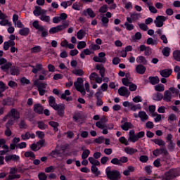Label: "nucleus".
Masks as SVG:
<instances>
[{
	"label": "nucleus",
	"mask_w": 180,
	"mask_h": 180,
	"mask_svg": "<svg viewBox=\"0 0 180 180\" xmlns=\"http://www.w3.org/2000/svg\"><path fill=\"white\" fill-rule=\"evenodd\" d=\"M48 103H49L50 107L53 108L54 110L58 111V115L63 116L65 110L64 104H57L56 103V98L53 96H49L48 98Z\"/></svg>",
	"instance_id": "obj_1"
},
{
	"label": "nucleus",
	"mask_w": 180,
	"mask_h": 180,
	"mask_svg": "<svg viewBox=\"0 0 180 180\" xmlns=\"http://www.w3.org/2000/svg\"><path fill=\"white\" fill-rule=\"evenodd\" d=\"M179 94V90L174 87H171L169 90L165 91L163 99L165 101L169 102L172 98H175Z\"/></svg>",
	"instance_id": "obj_2"
},
{
	"label": "nucleus",
	"mask_w": 180,
	"mask_h": 180,
	"mask_svg": "<svg viewBox=\"0 0 180 180\" xmlns=\"http://www.w3.org/2000/svg\"><path fill=\"white\" fill-rule=\"evenodd\" d=\"M34 86L38 87L39 94L41 96H44L45 93L49 91V85L46 83H41L37 79L34 81Z\"/></svg>",
	"instance_id": "obj_3"
},
{
	"label": "nucleus",
	"mask_w": 180,
	"mask_h": 180,
	"mask_svg": "<svg viewBox=\"0 0 180 180\" xmlns=\"http://www.w3.org/2000/svg\"><path fill=\"white\" fill-rule=\"evenodd\" d=\"M105 174L110 180H118L120 179V174L117 170H112L110 167H106Z\"/></svg>",
	"instance_id": "obj_4"
},
{
	"label": "nucleus",
	"mask_w": 180,
	"mask_h": 180,
	"mask_svg": "<svg viewBox=\"0 0 180 180\" xmlns=\"http://www.w3.org/2000/svg\"><path fill=\"white\" fill-rule=\"evenodd\" d=\"M74 86L82 96L86 95V91L84 87V80L81 77H78L76 82H74Z\"/></svg>",
	"instance_id": "obj_5"
},
{
	"label": "nucleus",
	"mask_w": 180,
	"mask_h": 180,
	"mask_svg": "<svg viewBox=\"0 0 180 180\" xmlns=\"http://www.w3.org/2000/svg\"><path fill=\"white\" fill-rule=\"evenodd\" d=\"M0 70H3L4 72H7L11 67H12V63L11 62H7V59L5 58H0Z\"/></svg>",
	"instance_id": "obj_6"
},
{
	"label": "nucleus",
	"mask_w": 180,
	"mask_h": 180,
	"mask_svg": "<svg viewBox=\"0 0 180 180\" xmlns=\"http://www.w3.org/2000/svg\"><path fill=\"white\" fill-rule=\"evenodd\" d=\"M6 117H8V118H12L13 120H18V119L20 118V113L16 109L12 108L11 109L10 112L6 114Z\"/></svg>",
	"instance_id": "obj_7"
},
{
	"label": "nucleus",
	"mask_w": 180,
	"mask_h": 180,
	"mask_svg": "<svg viewBox=\"0 0 180 180\" xmlns=\"http://www.w3.org/2000/svg\"><path fill=\"white\" fill-rule=\"evenodd\" d=\"M121 123H122L121 128L125 131H127L130 129L134 128V125L131 122H128L127 118L126 117H124L123 119H122Z\"/></svg>",
	"instance_id": "obj_8"
},
{
	"label": "nucleus",
	"mask_w": 180,
	"mask_h": 180,
	"mask_svg": "<svg viewBox=\"0 0 180 180\" xmlns=\"http://www.w3.org/2000/svg\"><path fill=\"white\" fill-rule=\"evenodd\" d=\"M167 18L162 15H158L154 20V24L156 27L160 28L164 25L165 21H166Z\"/></svg>",
	"instance_id": "obj_9"
},
{
	"label": "nucleus",
	"mask_w": 180,
	"mask_h": 180,
	"mask_svg": "<svg viewBox=\"0 0 180 180\" xmlns=\"http://www.w3.org/2000/svg\"><path fill=\"white\" fill-rule=\"evenodd\" d=\"M89 78L91 82H95L98 84H101L102 83V78L103 77H102V76L101 77H99V75H97L96 72H91Z\"/></svg>",
	"instance_id": "obj_10"
},
{
	"label": "nucleus",
	"mask_w": 180,
	"mask_h": 180,
	"mask_svg": "<svg viewBox=\"0 0 180 180\" xmlns=\"http://www.w3.org/2000/svg\"><path fill=\"white\" fill-rule=\"evenodd\" d=\"M45 141L44 140H41L39 141L38 143H32L30 146V149H32L33 151H38L40 150L41 148L44 146Z\"/></svg>",
	"instance_id": "obj_11"
},
{
	"label": "nucleus",
	"mask_w": 180,
	"mask_h": 180,
	"mask_svg": "<svg viewBox=\"0 0 180 180\" xmlns=\"http://www.w3.org/2000/svg\"><path fill=\"white\" fill-rule=\"evenodd\" d=\"M65 28H66L65 25H58L56 27H53L50 28L49 33L50 34H55L56 33L62 32V30H64Z\"/></svg>",
	"instance_id": "obj_12"
},
{
	"label": "nucleus",
	"mask_w": 180,
	"mask_h": 180,
	"mask_svg": "<svg viewBox=\"0 0 180 180\" xmlns=\"http://www.w3.org/2000/svg\"><path fill=\"white\" fill-rule=\"evenodd\" d=\"M117 92L119 93V95L121 96H125L129 97L130 95L129 91L124 86H122L121 88L117 90Z\"/></svg>",
	"instance_id": "obj_13"
},
{
	"label": "nucleus",
	"mask_w": 180,
	"mask_h": 180,
	"mask_svg": "<svg viewBox=\"0 0 180 180\" xmlns=\"http://www.w3.org/2000/svg\"><path fill=\"white\" fill-rule=\"evenodd\" d=\"M47 11L41 9L39 6H36L34 11V16H41V15H46Z\"/></svg>",
	"instance_id": "obj_14"
},
{
	"label": "nucleus",
	"mask_w": 180,
	"mask_h": 180,
	"mask_svg": "<svg viewBox=\"0 0 180 180\" xmlns=\"http://www.w3.org/2000/svg\"><path fill=\"white\" fill-rule=\"evenodd\" d=\"M10 69V70H9ZM6 73L10 74L11 75L15 76L19 75V69L16 66H11L10 68H8V72H6Z\"/></svg>",
	"instance_id": "obj_15"
},
{
	"label": "nucleus",
	"mask_w": 180,
	"mask_h": 180,
	"mask_svg": "<svg viewBox=\"0 0 180 180\" xmlns=\"http://www.w3.org/2000/svg\"><path fill=\"white\" fill-rule=\"evenodd\" d=\"M159 74H160L161 77L165 78H168L169 75L172 74V70L171 69H165L159 71Z\"/></svg>",
	"instance_id": "obj_16"
},
{
	"label": "nucleus",
	"mask_w": 180,
	"mask_h": 180,
	"mask_svg": "<svg viewBox=\"0 0 180 180\" xmlns=\"http://www.w3.org/2000/svg\"><path fill=\"white\" fill-rule=\"evenodd\" d=\"M135 71H136L137 74L143 75L146 72V67L142 65H138L135 67Z\"/></svg>",
	"instance_id": "obj_17"
},
{
	"label": "nucleus",
	"mask_w": 180,
	"mask_h": 180,
	"mask_svg": "<svg viewBox=\"0 0 180 180\" xmlns=\"http://www.w3.org/2000/svg\"><path fill=\"white\" fill-rule=\"evenodd\" d=\"M124 150L125 151L126 154L129 155H132L134 153L138 152L137 149H134V148H131L129 146L126 147Z\"/></svg>",
	"instance_id": "obj_18"
},
{
	"label": "nucleus",
	"mask_w": 180,
	"mask_h": 180,
	"mask_svg": "<svg viewBox=\"0 0 180 180\" xmlns=\"http://www.w3.org/2000/svg\"><path fill=\"white\" fill-rule=\"evenodd\" d=\"M96 70L99 71V74L102 77H104L105 68H104L103 65L99 64L96 65Z\"/></svg>",
	"instance_id": "obj_19"
},
{
	"label": "nucleus",
	"mask_w": 180,
	"mask_h": 180,
	"mask_svg": "<svg viewBox=\"0 0 180 180\" xmlns=\"http://www.w3.org/2000/svg\"><path fill=\"white\" fill-rule=\"evenodd\" d=\"M8 87L6 86L5 83H4L2 81H0V98L4 97L3 93L6 91Z\"/></svg>",
	"instance_id": "obj_20"
},
{
	"label": "nucleus",
	"mask_w": 180,
	"mask_h": 180,
	"mask_svg": "<svg viewBox=\"0 0 180 180\" xmlns=\"http://www.w3.org/2000/svg\"><path fill=\"white\" fill-rule=\"evenodd\" d=\"M84 15L86 16H90V18H93L96 16V14L92 11L91 8H87L84 11Z\"/></svg>",
	"instance_id": "obj_21"
},
{
	"label": "nucleus",
	"mask_w": 180,
	"mask_h": 180,
	"mask_svg": "<svg viewBox=\"0 0 180 180\" xmlns=\"http://www.w3.org/2000/svg\"><path fill=\"white\" fill-rule=\"evenodd\" d=\"M136 60V63L139 64H143V65L147 64V60L144 56H137Z\"/></svg>",
	"instance_id": "obj_22"
},
{
	"label": "nucleus",
	"mask_w": 180,
	"mask_h": 180,
	"mask_svg": "<svg viewBox=\"0 0 180 180\" xmlns=\"http://www.w3.org/2000/svg\"><path fill=\"white\" fill-rule=\"evenodd\" d=\"M149 82L152 85H155L160 83V78L156 77H149Z\"/></svg>",
	"instance_id": "obj_23"
},
{
	"label": "nucleus",
	"mask_w": 180,
	"mask_h": 180,
	"mask_svg": "<svg viewBox=\"0 0 180 180\" xmlns=\"http://www.w3.org/2000/svg\"><path fill=\"white\" fill-rule=\"evenodd\" d=\"M34 111L38 114H41L43 112V107L41 104H36L34 105Z\"/></svg>",
	"instance_id": "obj_24"
},
{
	"label": "nucleus",
	"mask_w": 180,
	"mask_h": 180,
	"mask_svg": "<svg viewBox=\"0 0 180 180\" xmlns=\"http://www.w3.org/2000/svg\"><path fill=\"white\" fill-rule=\"evenodd\" d=\"M89 162H90L91 165H93L94 167L100 166L101 165V162L98 160H97L95 158H94L93 157L89 158Z\"/></svg>",
	"instance_id": "obj_25"
},
{
	"label": "nucleus",
	"mask_w": 180,
	"mask_h": 180,
	"mask_svg": "<svg viewBox=\"0 0 180 180\" xmlns=\"http://www.w3.org/2000/svg\"><path fill=\"white\" fill-rule=\"evenodd\" d=\"M69 96H70V91L69 90H65L64 94L60 95V98L66 99L67 101H69L71 100V98H67Z\"/></svg>",
	"instance_id": "obj_26"
},
{
	"label": "nucleus",
	"mask_w": 180,
	"mask_h": 180,
	"mask_svg": "<svg viewBox=\"0 0 180 180\" xmlns=\"http://www.w3.org/2000/svg\"><path fill=\"white\" fill-rule=\"evenodd\" d=\"M130 18H131L134 21H137L142 18V15L140 13H132L131 14H130Z\"/></svg>",
	"instance_id": "obj_27"
},
{
	"label": "nucleus",
	"mask_w": 180,
	"mask_h": 180,
	"mask_svg": "<svg viewBox=\"0 0 180 180\" xmlns=\"http://www.w3.org/2000/svg\"><path fill=\"white\" fill-rule=\"evenodd\" d=\"M152 116L155 117L154 121L156 123L160 122V120H162V115L160 114H158V112H153V114H152Z\"/></svg>",
	"instance_id": "obj_28"
},
{
	"label": "nucleus",
	"mask_w": 180,
	"mask_h": 180,
	"mask_svg": "<svg viewBox=\"0 0 180 180\" xmlns=\"http://www.w3.org/2000/svg\"><path fill=\"white\" fill-rule=\"evenodd\" d=\"M91 173L95 174V176H99L101 174V171H99L98 168H97L96 166H91Z\"/></svg>",
	"instance_id": "obj_29"
},
{
	"label": "nucleus",
	"mask_w": 180,
	"mask_h": 180,
	"mask_svg": "<svg viewBox=\"0 0 180 180\" xmlns=\"http://www.w3.org/2000/svg\"><path fill=\"white\" fill-rule=\"evenodd\" d=\"M84 36H86V32L83 30H80L77 32L76 37H77L78 40H82Z\"/></svg>",
	"instance_id": "obj_30"
},
{
	"label": "nucleus",
	"mask_w": 180,
	"mask_h": 180,
	"mask_svg": "<svg viewBox=\"0 0 180 180\" xmlns=\"http://www.w3.org/2000/svg\"><path fill=\"white\" fill-rule=\"evenodd\" d=\"M139 118L141 122H145L148 120V115L144 111H139Z\"/></svg>",
	"instance_id": "obj_31"
},
{
	"label": "nucleus",
	"mask_w": 180,
	"mask_h": 180,
	"mask_svg": "<svg viewBox=\"0 0 180 180\" xmlns=\"http://www.w3.org/2000/svg\"><path fill=\"white\" fill-rule=\"evenodd\" d=\"M49 124L50 127H51L52 128H53V131H58V124L57 122H55V121H50L49 122Z\"/></svg>",
	"instance_id": "obj_32"
},
{
	"label": "nucleus",
	"mask_w": 180,
	"mask_h": 180,
	"mask_svg": "<svg viewBox=\"0 0 180 180\" xmlns=\"http://www.w3.org/2000/svg\"><path fill=\"white\" fill-rule=\"evenodd\" d=\"M134 172V167L132 166H129L127 167V169L123 172V174L125 176H129L131 172Z\"/></svg>",
	"instance_id": "obj_33"
},
{
	"label": "nucleus",
	"mask_w": 180,
	"mask_h": 180,
	"mask_svg": "<svg viewBox=\"0 0 180 180\" xmlns=\"http://www.w3.org/2000/svg\"><path fill=\"white\" fill-rule=\"evenodd\" d=\"M40 20L44 22H49L51 21V18L46 14H42L40 15Z\"/></svg>",
	"instance_id": "obj_34"
},
{
	"label": "nucleus",
	"mask_w": 180,
	"mask_h": 180,
	"mask_svg": "<svg viewBox=\"0 0 180 180\" xmlns=\"http://www.w3.org/2000/svg\"><path fill=\"white\" fill-rule=\"evenodd\" d=\"M38 32H41L42 37H46L49 35V31L46 28L41 27L40 30H38Z\"/></svg>",
	"instance_id": "obj_35"
},
{
	"label": "nucleus",
	"mask_w": 180,
	"mask_h": 180,
	"mask_svg": "<svg viewBox=\"0 0 180 180\" xmlns=\"http://www.w3.org/2000/svg\"><path fill=\"white\" fill-rule=\"evenodd\" d=\"M155 91L158 92H163L165 91V86L164 84H159L154 86Z\"/></svg>",
	"instance_id": "obj_36"
},
{
	"label": "nucleus",
	"mask_w": 180,
	"mask_h": 180,
	"mask_svg": "<svg viewBox=\"0 0 180 180\" xmlns=\"http://www.w3.org/2000/svg\"><path fill=\"white\" fill-rule=\"evenodd\" d=\"M8 25V27L12 26V22H9L8 20H0V26L5 27Z\"/></svg>",
	"instance_id": "obj_37"
},
{
	"label": "nucleus",
	"mask_w": 180,
	"mask_h": 180,
	"mask_svg": "<svg viewBox=\"0 0 180 180\" xmlns=\"http://www.w3.org/2000/svg\"><path fill=\"white\" fill-rule=\"evenodd\" d=\"M30 139H34V134H31L30 132H26L25 134L23 136V140H28Z\"/></svg>",
	"instance_id": "obj_38"
},
{
	"label": "nucleus",
	"mask_w": 180,
	"mask_h": 180,
	"mask_svg": "<svg viewBox=\"0 0 180 180\" xmlns=\"http://www.w3.org/2000/svg\"><path fill=\"white\" fill-rule=\"evenodd\" d=\"M129 108H130V110L134 112L138 111V110L141 109L140 104H134L133 105L129 106Z\"/></svg>",
	"instance_id": "obj_39"
},
{
	"label": "nucleus",
	"mask_w": 180,
	"mask_h": 180,
	"mask_svg": "<svg viewBox=\"0 0 180 180\" xmlns=\"http://www.w3.org/2000/svg\"><path fill=\"white\" fill-rule=\"evenodd\" d=\"M173 58L176 60V61L180 62V51H174Z\"/></svg>",
	"instance_id": "obj_40"
},
{
	"label": "nucleus",
	"mask_w": 180,
	"mask_h": 180,
	"mask_svg": "<svg viewBox=\"0 0 180 180\" xmlns=\"http://www.w3.org/2000/svg\"><path fill=\"white\" fill-rule=\"evenodd\" d=\"M119 141L120 143H121L122 144H124L125 146H129V142L128 141L127 139H125L124 136H121L119 138Z\"/></svg>",
	"instance_id": "obj_41"
},
{
	"label": "nucleus",
	"mask_w": 180,
	"mask_h": 180,
	"mask_svg": "<svg viewBox=\"0 0 180 180\" xmlns=\"http://www.w3.org/2000/svg\"><path fill=\"white\" fill-rule=\"evenodd\" d=\"M89 155H90V150H89L88 149L84 150L82 154V159L86 160V158H88Z\"/></svg>",
	"instance_id": "obj_42"
},
{
	"label": "nucleus",
	"mask_w": 180,
	"mask_h": 180,
	"mask_svg": "<svg viewBox=\"0 0 180 180\" xmlns=\"http://www.w3.org/2000/svg\"><path fill=\"white\" fill-rule=\"evenodd\" d=\"M171 52V49L169 47L163 48L162 49V54L163 56L168 57L169 56V53Z\"/></svg>",
	"instance_id": "obj_43"
},
{
	"label": "nucleus",
	"mask_w": 180,
	"mask_h": 180,
	"mask_svg": "<svg viewBox=\"0 0 180 180\" xmlns=\"http://www.w3.org/2000/svg\"><path fill=\"white\" fill-rule=\"evenodd\" d=\"M48 127L47 124H46L43 122H38V128L40 129L41 130H45Z\"/></svg>",
	"instance_id": "obj_44"
},
{
	"label": "nucleus",
	"mask_w": 180,
	"mask_h": 180,
	"mask_svg": "<svg viewBox=\"0 0 180 180\" xmlns=\"http://www.w3.org/2000/svg\"><path fill=\"white\" fill-rule=\"evenodd\" d=\"M124 25L125 26L126 30L128 31H131L134 28V25H132L131 23H129V22H125L124 24Z\"/></svg>",
	"instance_id": "obj_45"
},
{
	"label": "nucleus",
	"mask_w": 180,
	"mask_h": 180,
	"mask_svg": "<svg viewBox=\"0 0 180 180\" xmlns=\"http://www.w3.org/2000/svg\"><path fill=\"white\" fill-rule=\"evenodd\" d=\"M86 46V43L85 41H79L77 44V49H84Z\"/></svg>",
	"instance_id": "obj_46"
},
{
	"label": "nucleus",
	"mask_w": 180,
	"mask_h": 180,
	"mask_svg": "<svg viewBox=\"0 0 180 180\" xmlns=\"http://www.w3.org/2000/svg\"><path fill=\"white\" fill-rule=\"evenodd\" d=\"M73 74L77 75V76H82L84 75V71H82V70L81 69H75L73 70Z\"/></svg>",
	"instance_id": "obj_47"
},
{
	"label": "nucleus",
	"mask_w": 180,
	"mask_h": 180,
	"mask_svg": "<svg viewBox=\"0 0 180 180\" xmlns=\"http://www.w3.org/2000/svg\"><path fill=\"white\" fill-rule=\"evenodd\" d=\"M142 34H141V32H136L135 33L134 36H132V40L136 41L137 40H140Z\"/></svg>",
	"instance_id": "obj_48"
},
{
	"label": "nucleus",
	"mask_w": 180,
	"mask_h": 180,
	"mask_svg": "<svg viewBox=\"0 0 180 180\" xmlns=\"http://www.w3.org/2000/svg\"><path fill=\"white\" fill-rule=\"evenodd\" d=\"M154 143L158 145L159 146H164L165 143L162 139H154Z\"/></svg>",
	"instance_id": "obj_49"
},
{
	"label": "nucleus",
	"mask_w": 180,
	"mask_h": 180,
	"mask_svg": "<svg viewBox=\"0 0 180 180\" xmlns=\"http://www.w3.org/2000/svg\"><path fill=\"white\" fill-rule=\"evenodd\" d=\"M129 139L130 142L136 143L139 141V139H140V138L136 135H131V136H129Z\"/></svg>",
	"instance_id": "obj_50"
},
{
	"label": "nucleus",
	"mask_w": 180,
	"mask_h": 180,
	"mask_svg": "<svg viewBox=\"0 0 180 180\" xmlns=\"http://www.w3.org/2000/svg\"><path fill=\"white\" fill-rule=\"evenodd\" d=\"M148 8H149L150 12L152 13H158V10L154 7L153 5H150V4H148Z\"/></svg>",
	"instance_id": "obj_51"
},
{
	"label": "nucleus",
	"mask_w": 180,
	"mask_h": 180,
	"mask_svg": "<svg viewBox=\"0 0 180 180\" xmlns=\"http://www.w3.org/2000/svg\"><path fill=\"white\" fill-rule=\"evenodd\" d=\"M108 84L103 83L102 84L101 86H100V88L98 89H100V91L105 92L106 91H108Z\"/></svg>",
	"instance_id": "obj_52"
},
{
	"label": "nucleus",
	"mask_w": 180,
	"mask_h": 180,
	"mask_svg": "<svg viewBox=\"0 0 180 180\" xmlns=\"http://www.w3.org/2000/svg\"><path fill=\"white\" fill-rule=\"evenodd\" d=\"M32 26L34 27V28H36L37 30H39L41 28H45L42 25H39L38 21H34V22H32Z\"/></svg>",
	"instance_id": "obj_53"
},
{
	"label": "nucleus",
	"mask_w": 180,
	"mask_h": 180,
	"mask_svg": "<svg viewBox=\"0 0 180 180\" xmlns=\"http://www.w3.org/2000/svg\"><path fill=\"white\" fill-rule=\"evenodd\" d=\"M111 164L115 165H122V162L118 158H113L110 161Z\"/></svg>",
	"instance_id": "obj_54"
},
{
	"label": "nucleus",
	"mask_w": 180,
	"mask_h": 180,
	"mask_svg": "<svg viewBox=\"0 0 180 180\" xmlns=\"http://www.w3.org/2000/svg\"><path fill=\"white\" fill-rule=\"evenodd\" d=\"M96 127L99 129H103L106 127V124H104V122H96Z\"/></svg>",
	"instance_id": "obj_55"
},
{
	"label": "nucleus",
	"mask_w": 180,
	"mask_h": 180,
	"mask_svg": "<svg viewBox=\"0 0 180 180\" xmlns=\"http://www.w3.org/2000/svg\"><path fill=\"white\" fill-rule=\"evenodd\" d=\"M24 155L26 158H30L32 160L34 159V154L33 153V152H25V153L24 154Z\"/></svg>",
	"instance_id": "obj_56"
},
{
	"label": "nucleus",
	"mask_w": 180,
	"mask_h": 180,
	"mask_svg": "<svg viewBox=\"0 0 180 180\" xmlns=\"http://www.w3.org/2000/svg\"><path fill=\"white\" fill-rule=\"evenodd\" d=\"M72 8L75 11H79L82 8L81 4L76 2L75 4L72 6Z\"/></svg>",
	"instance_id": "obj_57"
},
{
	"label": "nucleus",
	"mask_w": 180,
	"mask_h": 180,
	"mask_svg": "<svg viewBox=\"0 0 180 180\" xmlns=\"http://www.w3.org/2000/svg\"><path fill=\"white\" fill-rule=\"evenodd\" d=\"M177 117H176L175 114H171L169 115V117L167 118V121L169 122H175Z\"/></svg>",
	"instance_id": "obj_58"
},
{
	"label": "nucleus",
	"mask_w": 180,
	"mask_h": 180,
	"mask_svg": "<svg viewBox=\"0 0 180 180\" xmlns=\"http://www.w3.org/2000/svg\"><path fill=\"white\" fill-rule=\"evenodd\" d=\"M20 178V175L19 174H12L8 176V180H13V179H18Z\"/></svg>",
	"instance_id": "obj_59"
},
{
	"label": "nucleus",
	"mask_w": 180,
	"mask_h": 180,
	"mask_svg": "<svg viewBox=\"0 0 180 180\" xmlns=\"http://www.w3.org/2000/svg\"><path fill=\"white\" fill-rule=\"evenodd\" d=\"M3 102V105L6 106H10L12 104L10 98H6V99H4Z\"/></svg>",
	"instance_id": "obj_60"
},
{
	"label": "nucleus",
	"mask_w": 180,
	"mask_h": 180,
	"mask_svg": "<svg viewBox=\"0 0 180 180\" xmlns=\"http://www.w3.org/2000/svg\"><path fill=\"white\" fill-rule=\"evenodd\" d=\"M108 21L109 20L107 17H102L101 22L104 27H108Z\"/></svg>",
	"instance_id": "obj_61"
},
{
	"label": "nucleus",
	"mask_w": 180,
	"mask_h": 180,
	"mask_svg": "<svg viewBox=\"0 0 180 180\" xmlns=\"http://www.w3.org/2000/svg\"><path fill=\"white\" fill-rule=\"evenodd\" d=\"M89 47H90V49L93 51H98L101 49V46L94 44H91Z\"/></svg>",
	"instance_id": "obj_62"
},
{
	"label": "nucleus",
	"mask_w": 180,
	"mask_h": 180,
	"mask_svg": "<svg viewBox=\"0 0 180 180\" xmlns=\"http://www.w3.org/2000/svg\"><path fill=\"white\" fill-rule=\"evenodd\" d=\"M132 101L136 103H140V102H142L143 99H142V97H141L140 96H135Z\"/></svg>",
	"instance_id": "obj_63"
},
{
	"label": "nucleus",
	"mask_w": 180,
	"mask_h": 180,
	"mask_svg": "<svg viewBox=\"0 0 180 180\" xmlns=\"http://www.w3.org/2000/svg\"><path fill=\"white\" fill-rule=\"evenodd\" d=\"M8 157L12 161L16 162L19 160V157L16 155H8Z\"/></svg>",
	"instance_id": "obj_64"
}]
</instances>
